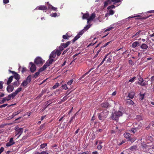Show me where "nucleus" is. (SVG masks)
<instances>
[{
	"instance_id": "nucleus-27",
	"label": "nucleus",
	"mask_w": 154,
	"mask_h": 154,
	"mask_svg": "<svg viewBox=\"0 0 154 154\" xmlns=\"http://www.w3.org/2000/svg\"><path fill=\"white\" fill-rule=\"evenodd\" d=\"M46 69V65H44L42 67H41L39 69L38 71L40 73L43 71L45 69Z\"/></svg>"
},
{
	"instance_id": "nucleus-17",
	"label": "nucleus",
	"mask_w": 154,
	"mask_h": 154,
	"mask_svg": "<svg viewBox=\"0 0 154 154\" xmlns=\"http://www.w3.org/2000/svg\"><path fill=\"white\" fill-rule=\"evenodd\" d=\"M148 47V46L145 43H143L140 46L141 49L144 50H146Z\"/></svg>"
},
{
	"instance_id": "nucleus-30",
	"label": "nucleus",
	"mask_w": 154,
	"mask_h": 154,
	"mask_svg": "<svg viewBox=\"0 0 154 154\" xmlns=\"http://www.w3.org/2000/svg\"><path fill=\"white\" fill-rule=\"evenodd\" d=\"M88 25L86 26L85 27H84V31H86L88 30L91 27V25L90 24V23H89V24H88Z\"/></svg>"
},
{
	"instance_id": "nucleus-3",
	"label": "nucleus",
	"mask_w": 154,
	"mask_h": 154,
	"mask_svg": "<svg viewBox=\"0 0 154 154\" xmlns=\"http://www.w3.org/2000/svg\"><path fill=\"white\" fill-rule=\"evenodd\" d=\"M138 79L139 82H138L137 83L139 85L142 86H145L148 85L147 82H143L144 81L143 79L140 76H139Z\"/></svg>"
},
{
	"instance_id": "nucleus-12",
	"label": "nucleus",
	"mask_w": 154,
	"mask_h": 154,
	"mask_svg": "<svg viewBox=\"0 0 154 154\" xmlns=\"http://www.w3.org/2000/svg\"><path fill=\"white\" fill-rule=\"evenodd\" d=\"M101 106L104 108H107L110 106L109 104L107 102L102 103L101 104Z\"/></svg>"
},
{
	"instance_id": "nucleus-11",
	"label": "nucleus",
	"mask_w": 154,
	"mask_h": 154,
	"mask_svg": "<svg viewBox=\"0 0 154 154\" xmlns=\"http://www.w3.org/2000/svg\"><path fill=\"white\" fill-rule=\"evenodd\" d=\"M135 95V93L134 91H131L128 94L127 97H129V98L132 99L134 98Z\"/></svg>"
},
{
	"instance_id": "nucleus-16",
	"label": "nucleus",
	"mask_w": 154,
	"mask_h": 154,
	"mask_svg": "<svg viewBox=\"0 0 154 154\" xmlns=\"http://www.w3.org/2000/svg\"><path fill=\"white\" fill-rule=\"evenodd\" d=\"M140 45V43L137 41H136L134 42L132 45L131 47L133 48H135L136 47L138 46H139Z\"/></svg>"
},
{
	"instance_id": "nucleus-60",
	"label": "nucleus",
	"mask_w": 154,
	"mask_h": 154,
	"mask_svg": "<svg viewBox=\"0 0 154 154\" xmlns=\"http://www.w3.org/2000/svg\"><path fill=\"white\" fill-rule=\"evenodd\" d=\"M87 74H88V73H85L81 77H80L79 78V79L80 80H81Z\"/></svg>"
},
{
	"instance_id": "nucleus-58",
	"label": "nucleus",
	"mask_w": 154,
	"mask_h": 154,
	"mask_svg": "<svg viewBox=\"0 0 154 154\" xmlns=\"http://www.w3.org/2000/svg\"><path fill=\"white\" fill-rule=\"evenodd\" d=\"M111 1L112 2H114L115 3H117L121 2V0H111Z\"/></svg>"
},
{
	"instance_id": "nucleus-45",
	"label": "nucleus",
	"mask_w": 154,
	"mask_h": 154,
	"mask_svg": "<svg viewBox=\"0 0 154 154\" xmlns=\"http://www.w3.org/2000/svg\"><path fill=\"white\" fill-rule=\"evenodd\" d=\"M84 29H83L80 32H79V33L78 34V35L80 36V35H82L84 33Z\"/></svg>"
},
{
	"instance_id": "nucleus-39",
	"label": "nucleus",
	"mask_w": 154,
	"mask_h": 154,
	"mask_svg": "<svg viewBox=\"0 0 154 154\" xmlns=\"http://www.w3.org/2000/svg\"><path fill=\"white\" fill-rule=\"evenodd\" d=\"M16 96V95L13 92L11 94L9 95V97H10L11 98H12V99H13Z\"/></svg>"
},
{
	"instance_id": "nucleus-52",
	"label": "nucleus",
	"mask_w": 154,
	"mask_h": 154,
	"mask_svg": "<svg viewBox=\"0 0 154 154\" xmlns=\"http://www.w3.org/2000/svg\"><path fill=\"white\" fill-rule=\"evenodd\" d=\"M63 48H63V46H62V45H61H61L59 47V50L61 51H62L63 50Z\"/></svg>"
},
{
	"instance_id": "nucleus-21",
	"label": "nucleus",
	"mask_w": 154,
	"mask_h": 154,
	"mask_svg": "<svg viewBox=\"0 0 154 154\" xmlns=\"http://www.w3.org/2000/svg\"><path fill=\"white\" fill-rule=\"evenodd\" d=\"M124 137L128 140L131 137V134L128 133H125L124 134Z\"/></svg>"
},
{
	"instance_id": "nucleus-20",
	"label": "nucleus",
	"mask_w": 154,
	"mask_h": 154,
	"mask_svg": "<svg viewBox=\"0 0 154 154\" xmlns=\"http://www.w3.org/2000/svg\"><path fill=\"white\" fill-rule=\"evenodd\" d=\"M56 53L55 51H53L50 55V58H54L56 56Z\"/></svg>"
},
{
	"instance_id": "nucleus-13",
	"label": "nucleus",
	"mask_w": 154,
	"mask_h": 154,
	"mask_svg": "<svg viewBox=\"0 0 154 154\" xmlns=\"http://www.w3.org/2000/svg\"><path fill=\"white\" fill-rule=\"evenodd\" d=\"M142 124H141L140 125H139L138 127L136 128H132L131 130V131L134 134L137 131L139 130L140 128L142 126Z\"/></svg>"
},
{
	"instance_id": "nucleus-42",
	"label": "nucleus",
	"mask_w": 154,
	"mask_h": 154,
	"mask_svg": "<svg viewBox=\"0 0 154 154\" xmlns=\"http://www.w3.org/2000/svg\"><path fill=\"white\" fill-rule=\"evenodd\" d=\"M114 27H110L108 28H107V29H106L104 32H106L107 31H109L111 30H112V29H113Z\"/></svg>"
},
{
	"instance_id": "nucleus-33",
	"label": "nucleus",
	"mask_w": 154,
	"mask_h": 154,
	"mask_svg": "<svg viewBox=\"0 0 154 154\" xmlns=\"http://www.w3.org/2000/svg\"><path fill=\"white\" fill-rule=\"evenodd\" d=\"M28 83L26 80H25L23 81V82L21 84V85L23 86H26Z\"/></svg>"
},
{
	"instance_id": "nucleus-32",
	"label": "nucleus",
	"mask_w": 154,
	"mask_h": 154,
	"mask_svg": "<svg viewBox=\"0 0 154 154\" xmlns=\"http://www.w3.org/2000/svg\"><path fill=\"white\" fill-rule=\"evenodd\" d=\"M108 55H109V54H107L106 55L105 57L104 58L103 60L101 61V63L99 65V66H100L104 62L105 60L106 59L108 58L107 56H108Z\"/></svg>"
},
{
	"instance_id": "nucleus-24",
	"label": "nucleus",
	"mask_w": 154,
	"mask_h": 154,
	"mask_svg": "<svg viewBox=\"0 0 154 154\" xmlns=\"http://www.w3.org/2000/svg\"><path fill=\"white\" fill-rule=\"evenodd\" d=\"M20 84V83L18 81H17L15 82H14L13 84V86L15 87H17Z\"/></svg>"
},
{
	"instance_id": "nucleus-43",
	"label": "nucleus",
	"mask_w": 154,
	"mask_h": 154,
	"mask_svg": "<svg viewBox=\"0 0 154 154\" xmlns=\"http://www.w3.org/2000/svg\"><path fill=\"white\" fill-rule=\"evenodd\" d=\"M144 96H145V94H140V99L142 100H143L144 98Z\"/></svg>"
},
{
	"instance_id": "nucleus-38",
	"label": "nucleus",
	"mask_w": 154,
	"mask_h": 154,
	"mask_svg": "<svg viewBox=\"0 0 154 154\" xmlns=\"http://www.w3.org/2000/svg\"><path fill=\"white\" fill-rule=\"evenodd\" d=\"M47 146V143H43L40 145V148L43 149Z\"/></svg>"
},
{
	"instance_id": "nucleus-18",
	"label": "nucleus",
	"mask_w": 154,
	"mask_h": 154,
	"mask_svg": "<svg viewBox=\"0 0 154 154\" xmlns=\"http://www.w3.org/2000/svg\"><path fill=\"white\" fill-rule=\"evenodd\" d=\"M82 14H83V16H82V19H88V17H89V14L88 12H87L85 14H83L82 13Z\"/></svg>"
},
{
	"instance_id": "nucleus-44",
	"label": "nucleus",
	"mask_w": 154,
	"mask_h": 154,
	"mask_svg": "<svg viewBox=\"0 0 154 154\" xmlns=\"http://www.w3.org/2000/svg\"><path fill=\"white\" fill-rule=\"evenodd\" d=\"M6 100V98H3L2 99V100L0 101V104H2L4 103Z\"/></svg>"
},
{
	"instance_id": "nucleus-31",
	"label": "nucleus",
	"mask_w": 154,
	"mask_h": 154,
	"mask_svg": "<svg viewBox=\"0 0 154 154\" xmlns=\"http://www.w3.org/2000/svg\"><path fill=\"white\" fill-rule=\"evenodd\" d=\"M21 90L22 88H19L17 89L15 91L14 93L16 95L19 92H20L21 91Z\"/></svg>"
},
{
	"instance_id": "nucleus-36",
	"label": "nucleus",
	"mask_w": 154,
	"mask_h": 154,
	"mask_svg": "<svg viewBox=\"0 0 154 154\" xmlns=\"http://www.w3.org/2000/svg\"><path fill=\"white\" fill-rule=\"evenodd\" d=\"M136 119L139 121L142 120V116L140 115H137L136 116Z\"/></svg>"
},
{
	"instance_id": "nucleus-40",
	"label": "nucleus",
	"mask_w": 154,
	"mask_h": 154,
	"mask_svg": "<svg viewBox=\"0 0 154 154\" xmlns=\"http://www.w3.org/2000/svg\"><path fill=\"white\" fill-rule=\"evenodd\" d=\"M128 140L129 141H130L132 143L133 142L135 141V139L134 137H131L129 138Z\"/></svg>"
},
{
	"instance_id": "nucleus-1",
	"label": "nucleus",
	"mask_w": 154,
	"mask_h": 154,
	"mask_svg": "<svg viewBox=\"0 0 154 154\" xmlns=\"http://www.w3.org/2000/svg\"><path fill=\"white\" fill-rule=\"evenodd\" d=\"M109 113V112L108 111L105 110L100 113H98V119L100 120L103 121L107 117Z\"/></svg>"
},
{
	"instance_id": "nucleus-54",
	"label": "nucleus",
	"mask_w": 154,
	"mask_h": 154,
	"mask_svg": "<svg viewBox=\"0 0 154 154\" xmlns=\"http://www.w3.org/2000/svg\"><path fill=\"white\" fill-rule=\"evenodd\" d=\"M50 64H51L47 61L44 65H46V68H47V67L49 66Z\"/></svg>"
},
{
	"instance_id": "nucleus-4",
	"label": "nucleus",
	"mask_w": 154,
	"mask_h": 154,
	"mask_svg": "<svg viewBox=\"0 0 154 154\" xmlns=\"http://www.w3.org/2000/svg\"><path fill=\"white\" fill-rule=\"evenodd\" d=\"M44 61L40 57H37L35 60V63L37 65H42L44 63Z\"/></svg>"
},
{
	"instance_id": "nucleus-15",
	"label": "nucleus",
	"mask_w": 154,
	"mask_h": 154,
	"mask_svg": "<svg viewBox=\"0 0 154 154\" xmlns=\"http://www.w3.org/2000/svg\"><path fill=\"white\" fill-rule=\"evenodd\" d=\"M36 8L38 10L45 11L47 10L48 9L47 7L45 5H40L38 7Z\"/></svg>"
},
{
	"instance_id": "nucleus-7",
	"label": "nucleus",
	"mask_w": 154,
	"mask_h": 154,
	"mask_svg": "<svg viewBox=\"0 0 154 154\" xmlns=\"http://www.w3.org/2000/svg\"><path fill=\"white\" fill-rule=\"evenodd\" d=\"M15 143V142L14 141L13 138L11 137L10 139L9 142L6 143V146L7 147L10 146L14 144Z\"/></svg>"
},
{
	"instance_id": "nucleus-50",
	"label": "nucleus",
	"mask_w": 154,
	"mask_h": 154,
	"mask_svg": "<svg viewBox=\"0 0 154 154\" xmlns=\"http://www.w3.org/2000/svg\"><path fill=\"white\" fill-rule=\"evenodd\" d=\"M115 6L114 5H112L107 7V9L109 10L111 8H114Z\"/></svg>"
},
{
	"instance_id": "nucleus-51",
	"label": "nucleus",
	"mask_w": 154,
	"mask_h": 154,
	"mask_svg": "<svg viewBox=\"0 0 154 154\" xmlns=\"http://www.w3.org/2000/svg\"><path fill=\"white\" fill-rule=\"evenodd\" d=\"M62 88L65 90H66L68 89V88L67 87V85L66 84L63 85L62 86Z\"/></svg>"
},
{
	"instance_id": "nucleus-35",
	"label": "nucleus",
	"mask_w": 154,
	"mask_h": 154,
	"mask_svg": "<svg viewBox=\"0 0 154 154\" xmlns=\"http://www.w3.org/2000/svg\"><path fill=\"white\" fill-rule=\"evenodd\" d=\"M69 36H68L67 34L66 33L65 35H63V38L64 39H69Z\"/></svg>"
},
{
	"instance_id": "nucleus-62",
	"label": "nucleus",
	"mask_w": 154,
	"mask_h": 154,
	"mask_svg": "<svg viewBox=\"0 0 154 154\" xmlns=\"http://www.w3.org/2000/svg\"><path fill=\"white\" fill-rule=\"evenodd\" d=\"M26 67H23L22 68V72L23 73L24 72L26 71Z\"/></svg>"
},
{
	"instance_id": "nucleus-47",
	"label": "nucleus",
	"mask_w": 154,
	"mask_h": 154,
	"mask_svg": "<svg viewBox=\"0 0 154 154\" xmlns=\"http://www.w3.org/2000/svg\"><path fill=\"white\" fill-rule=\"evenodd\" d=\"M114 11L112 10H110L109 11V13L108 15H112L114 14Z\"/></svg>"
},
{
	"instance_id": "nucleus-64",
	"label": "nucleus",
	"mask_w": 154,
	"mask_h": 154,
	"mask_svg": "<svg viewBox=\"0 0 154 154\" xmlns=\"http://www.w3.org/2000/svg\"><path fill=\"white\" fill-rule=\"evenodd\" d=\"M41 154H49L48 153L46 152L45 151H43L41 152Z\"/></svg>"
},
{
	"instance_id": "nucleus-57",
	"label": "nucleus",
	"mask_w": 154,
	"mask_h": 154,
	"mask_svg": "<svg viewBox=\"0 0 154 154\" xmlns=\"http://www.w3.org/2000/svg\"><path fill=\"white\" fill-rule=\"evenodd\" d=\"M102 146L101 145L98 144L97 146V148L99 150L101 149L102 148Z\"/></svg>"
},
{
	"instance_id": "nucleus-10",
	"label": "nucleus",
	"mask_w": 154,
	"mask_h": 154,
	"mask_svg": "<svg viewBox=\"0 0 154 154\" xmlns=\"http://www.w3.org/2000/svg\"><path fill=\"white\" fill-rule=\"evenodd\" d=\"M95 17V14L94 13H93L90 17L87 19V23L88 24H89V23Z\"/></svg>"
},
{
	"instance_id": "nucleus-29",
	"label": "nucleus",
	"mask_w": 154,
	"mask_h": 154,
	"mask_svg": "<svg viewBox=\"0 0 154 154\" xmlns=\"http://www.w3.org/2000/svg\"><path fill=\"white\" fill-rule=\"evenodd\" d=\"M80 37V36L78 35L77 34L72 40L73 42H74L76 41Z\"/></svg>"
},
{
	"instance_id": "nucleus-22",
	"label": "nucleus",
	"mask_w": 154,
	"mask_h": 154,
	"mask_svg": "<svg viewBox=\"0 0 154 154\" xmlns=\"http://www.w3.org/2000/svg\"><path fill=\"white\" fill-rule=\"evenodd\" d=\"M70 43L69 41H68L66 43H63L61 44V45L63 46L64 48H66Z\"/></svg>"
},
{
	"instance_id": "nucleus-9",
	"label": "nucleus",
	"mask_w": 154,
	"mask_h": 154,
	"mask_svg": "<svg viewBox=\"0 0 154 154\" xmlns=\"http://www.w3.org/2000/svg\"><path fill=\"white\" fill-rule=\"evenodd\" d=\"M150 16H142L141 17L140 15H137L136 16H134V17H129L130 18H133V17H138L137 18V19H138V20L140 19H146L147 18H148L149 17H150Z\"/></svg>"
},
{
	"instance_id": "nucleus-55",
	"label": "nucleus",
	"mask_w": 154,
	"mask_h": 154,
	"mask_svg": "<svg viewBox=\"0 0 154 154\" xmlns=\"http://www.w3.org/2000/svg\"><path fill=\"white\" fill-rule=\"evenodd\" d=\"M51 17H56L57 16V14L56 13H54L51 14L50 15Z\"/></svg>"
},
{
	"instance_id": "nucleus-28",
	"label": "nucleus",
	"mask_w": 154,
	"mask_h": 154,
	"mask_svg": "<svg viewBox=\"0 0 154 154\" xmlns=\"http://www.w3.org/2000/svg\"><path fill=\"white\" fill-rule=\"evenodd\" d=\"M31 78L32 76L31 75H30L27 77L26 80L29 83L31 82Z\"/></svg>"
},
{
	"instance_id": "nucleus-19",
	"label": "nucleus",
	"mask_w": 154,
	"mask_h": 154,
	"mask_svg": "<svg viewBox=\"0 0 154 154\" xmlns=\"http://www.w3.org/2000/svg\"><path fill=\"white\" fill-rule=\"evenodd\" d=\"M22 111V110H20L17 111L13 113V114L11 115V118H12L13 117H14L15 116L19 114Z\"/></svg>"
},
{
	"instance_id": "nucleus-6",
	"label": "nucleus",
	"mask_w": 154,
	"mask_h": 154,
	"mask_svg": "<svg viewBox=\"0 0 154 154\" xmlns=\"http://www.w3.org/2000/svg\"><path fill=\"white\" fill-rule=\"evenodd\" d=\"M141 31L139 30L138 32H137L135 34L133 35L132 36V38H134L135 40H137V38L139 37L141 35L140 33Z\"/></svg>"
},
{
	"instance_id": "nucleus-46",
	"label": "nucleus",
	"mask_w": 154,
	"mask_h": 154,
	"mask_svg": "<svg viewBox=\"0 0 154 154\" xmlns=\"http://www.w3.org/2000/svg\"><path fill=\"white\" fill-rule=\"evenodd\" d=\"M73 82V79H71L67 83V84L69 85H71L72 83Z\"/></svg>"
},
{
	"instance_id": "nucleus-61",
	"label": "nucleus",
	"mask_w": 154,
	"mask_h": 154,
	"mask_svg": "<svg viewBox=\"0 0 154 154\" xmlns=\"http://www.w3.org/2000/svg\"><path fill=\"white\" fill-rule=\"evenodd\" d=\"M51 10H52L54 11H57V8H55V7H53V6H51Z\"/></svg>"
},
{
	"instance_id": "nucleus-25",
	"label": "nucleus",
	"mask_w": 154,
	"mask_h": 154,
	"mask_svg": "<svg viewBox=\"0 0 154 154\" xmlns=\"http://www.w3.org/2000/svg\"><path fill=\"white\" fill-rule=\"evenodd\" d=\"M13 76H10L9 78L8 79V80L7 82V84L8 85H10V84L12 82L13 79Z\"/></svg>"
},
{
	"instance_id": "nucleus-53",
	"label": "nucleus",
	"mask_w": 154,
	"mask_h": 154,
	"mask_svg": "<svg viewBox=\"0 0 154 154\" xmlns=\"http://www.w3.org/2000/svg\"><path fill=\"white\" fill-rule=\"evenodd\" d=\"M54 60L53 59L50 58L48 61L51 64L54 61Z\"/></svg>"
},
{
	"instance_id": "nucleus-8",
	"label": "nucleus",
	"mask_w": 154,
	"mask_h": 154,
	"mask_svg": "<svg viewBox=\"0 0 154 154\" xmlns=\"http://www.w3.org/2000/svg\"><path fill=\"white\" fill-rule=\"evenodd\" d=\"M29 64L31 65L30 68V70L32 72H34L36 70V67L35 65L32 62H30Z\"/></svg>"
},
{
	"instance_id": "nucleus-2",
	"label": "nucleus",
	"mask_w": 154,
	"mask_h": 154,
	"mask_svg": "<svg viewBox=\"0 0 154 154\" xmlns=\"http://www.w3.org/2000/svg\"><path fill=\"white\" fill-rule=\"evenodd\" d=\"M123 113L120 111L116 112L112 114V118L113 120L117 121L118 120L119 118L122 116Z\"/></svg>"
},
{
	"instance_id": "nucleus-49",
	"label": "nucleus",
	"mask_w": 154,
	"mask_h": 154,
	"mask_svg": "<svg viewBox=\"0 0 154 154\" xmlns=\"http://www.w3.org/2000/svg\"><path fill=\"white\" fill-rule=\"evenodd\" d=\"M136 77L135 76L133 77L132 78H131V79L128 81V82H134V81L135 79H136Z\"/></svg>"
},
{
	"instance_id": "nucleus-63",
	"label": "nucleus",
	"mask_w": 154,
	"mask_h": 154,
	"mask_svg": "<svg viewBox=\"0 0 154 154\" xmlns=\"http://www.w3.org/2000/svg\"><path fill=\"white\" fill-rule=\"evenodd\" d=\"M4 148L2 147L0 149V154H1L2 152L4 151Z\"/></svg>"
},
{
	"instance_id": "nucleus-56",
	"label": "nucleus",
	"mask_w": 154,
	"mask_h": 154,
	"mask_svg": "<svg viewBox=\"0 0 154 154\" xmlns=\"http://www.w3.org/2000/svg\"><path fill=\"white\" fill-rule=\"evenodd\" d=\"M75 116V115H74L71 117L70 120L69 122V123H70L73 120V119H74Z\"/></svg>"
},
{
	"instance_id": "nucleus-23",
	"label": "nucleus",
	"mask_w": 154,
	"mask_h": 154,
	"mask_svg": "<svg viewBox=\"0 0 154 154\" xmlns=\"http://www.w3.org/2000/svg\"><path fill=\"white\" fill-rule=\"evenodd\" d=\"M14 77L15 79L17 81H19L20 78V75L17 72L15 73L14 75Z\"/></svg>"
},
{
	"instance_id": "nucleus-41",
	"label": "nucleus",
	"mask_w": 154,
	"mask_h": 154,
	"mask_svg": "<svg viewBox=\"0 0 154 154\" xmlns=\"http://www.w3.org/2000/svg\"><path fill=\"white\" fill-rule=\"evenodd\" d=\"M56 53V54L58 56H59L60 54H61V52L58 49H57L55 51Z\"/></svg>"
},
{
	"instance_id": "nucleus-26",
	"label": "nucleus",
	"mask_w": 154,
	"mask_h": 154,
	"mask_svg": "<svg viewBox=\"0 0 154 154\" xmlns=\"http://www.w3.org/2000/svg\"><path fill=\"white\" fill-rule=\"evenodd\" d=\"M127 103L129 105H133L134 104V102L131 99H127Z\"/></svg>"
},
{
	"instance_id": "nucleus-37",
	"label": "nucleus",
	"mask_w": 154,
	"mask_h": 154,
	"mask_svg": "<svg viewBox=\"0 0 154 154\" xmlns=\"http://www.w3.org/2000/svg\"><path fill=\"white\" fill-rule=\"evenodd\" d=\"M60 85L59 83H56L54 85L53 87V88L54 89H55V88H57L58 86H59Z\"/></svg>"
},
{
	"instance_id": "nucleus-5",
	"label": "nucleus",
	"mask_w": 154,
	"mask_h": 154,
	"mask_svg": "<svg viewBox=\"0 0 154 154\" xmlns=\"http://www.w3.org/2000/svg\"><path fill=\"white\" fill-rule=\"evenodd\" d=\"M15 134H16L15 136L19 134L18 137L17 138H18L21 135V134L23 132V128H17L15 129Z\"/></svg>"
},
{
	"instance_id": "nucleus-59",
	"label": "nucleus",
	"mask_w": 154,
	"mask_h": 154,
	"mask_svg": "<svg viewBox=\"0 0 154 154\" xmlns=\"http://www.w3.org/2000/svg\"><path fill=\"white\" fill-rule=\"evenodd\" d=\"M3 82L2 81L0 82V89H1L3 88Z\"/></svg>"
},
{
	"instance_id": "nucleus-34",
	"label": "nucleus",
	"mask_w": 154,
	"mask_h": 154,
	"mask_svg": "<svg viewBox=\"0 0 154 154\" xmlns=\"http://www.w3.org/2000/svg\"><path fill=\"white\" fill-rule=\"evenodd\" d=\"M107 60L106 62L107 63H111V60L112 59V57L111 56L107 57Z\"/></svg>"
},
{
	"instance_id": "nucleus-14",
	"label": "nucleus",
	"mask_w": 154,
	"mask_h": 154,
	"mask_svg": "<svg viewBox=\"0 0 154 154\" xmlns=\"http://www.w3.org/2000/svg\"><path fill=\"white\" fill-rule=\"evenodd\" d=\"M8 85L7 87V90L8 93L11 92L13 91L14 89V87L11 85Z\"/></svg>"
},
{
	"instance_id": "nucleus-48",
	"label": "nucleus",
	"mask_w": 154,
	"mask_h": 154,
	"mask_svg": "<svg viewBox=\"0 0 154 154\" xmlns=\"http://www.w3.org/2000/svg\"><path fill=\"white\" fill-rule=\"evenodd\" d=\"M40 72L38 71L37 72H36L34 75V77L35 78H37L38 77V76L39 75Z\"/></svg>"
}]
</instances>
